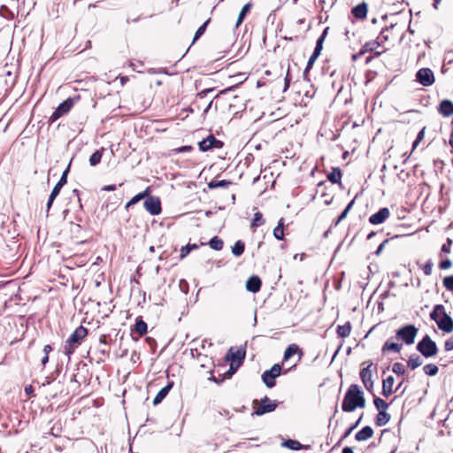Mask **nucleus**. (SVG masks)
<instances>
[{
	"label": "nucleus",
	"instance_id": "obj_7",
	"mask_svg": "<svg viewBox=\"0 0 453 453\" xmlns=\"http://www.w3.org/2000/svg\"><path fill=\"white\" fill-rule=\"evenodd\" d=\"M376 372V367L373 366V364L370 362L367 366L364 367L360 371V379L369 392L372 390L373 388V380H372V373Z\"/></svg>",
	"mask_w": 453,
	"mask_h": 453
},
{
	"label": "nucleus",
	"instance_id": "obj_27",
	"mask_svg": "<svg viewBox=\"0 0 453 453\" xmlns=\"http://www.w3.org/2000/svg\"><path fill=\"white\" fill-rule=\"evenodd\" d=\"M319 55L320 54H316V52L313 51L311 56L309 58L307 65H306V67H305L304 72H303V79L304 80L309 81L308 73H309L310 70L312 68L315 61L319 57Z\"/></svg>",
	"mask_w": 453,
	"mask_h": 453
},
{
	"label": "nucleus",
	"instance_id": "obj_34",
	"mask_svg": "<svg viewBox=\"0 0 453 453\" xmlns=\"http://www.w3.org/2000/svg\"><path fill=\"white\" fill-rule=\"evenodd\" d=\"M103 150H104V149L96 150L90 156V157H89V164H90L91 166H96V165H97L101 162V159H102V157H103Z\"/></svg>",
	"mask_w": 453,
	"mask_h": 453
},
{
	"label": "nucleus",
	"instance_id": "obj_6",
	"mask_svg": "<svg viewBox=\"0 0 453 453\" xmlns=\"http://www.w3.org/2000/svg\"><path fill=\"white\" fill-rule=\"evenodd\" d=\"M278 406L276 401H272L268 396H265L260 400L257 406H254L253 414L257 416H262L265 413L273 411Z\"/></svg>",
	"mask_w": 453,
	"mask_h": 453
},
{
	"label": "nucleus",
	"instance_id": "obj_1",
	"mask_svg": "<svg viewBox=\"0 0 453 453\" xmlns=\"http://www.w3.org/2000/svg\"><path fill=\"white\" fill-rule=\"evenodd\" d=\"M365 406V398L364 392L357 384H351L343 397L342 410L344 412H352L357 408H364Z\"/></svg>",
	"mask_w": 453,
	"mask_h": 453
},
{
	"label": "nucleus",
	"instance_id": "obj_9",
	"mask_svg": "<svg viewBox=\"0 0 453 453\" xmlns=\"http://www.w3.org/2000/svg\"><path fill=\"white\" fill-rule=\"evenodd\" d=\"M79 99V96L77 97H68L67 99L64 100L61 104H58V106L56 108V110L53 111L50 119L55 121L60 117H62L64 114L67 113L72 107L74 104V102Z\"/></svg>",
	"mask_w": 453,
	"mask_h": 453
},
{
	"label": "nucleus",
	"instance_id": "obj_40",
	"mask_svg": "<svg viewBox=\"0 0 453 453\" xmlns=\"http://www.w3.org/2000/svg\"><path fill=\"white\" fill-rule=\"evenodd\" d=\"M422 365V359L419 356H411L408 361V365L411 369H415Z\"/></svg>",
	"mask_w": 453,
	"mask_h": 453
},
{
	"label": "nucleus",
	"instance_id": "obj_24",
	"mask_svg": "<svg viewBox=\"0 0 453 453\" xmlns=\"http://www.w3.org/2000/svg\"><path fill=\"white\" fill-rule=\"evenodd\" d=\"M251 7H252V4L251 3H248L246 4L243 5V7L242 8L239 15H238V18H237V21H236V24H235V27H238L244 20L246 15L250 12L251 10Z\"/></svg>",
	"mask_w": 453,
	"mask_h": 453
},
{
	"label": "nucleus",
	"instance_id": "obj_5",
	"mask_svg": "<svg viewBox=\"0 0 453 453\" xmlns=\"http://www.w3.org/2000/svg\"><path fill=\"white\" fill-rule=\"evenodd\" d=\"M281 372V365L280 364H274L270 370H266L262 374V380L265 385L271 388L276 384L275 379L280 376Z\"/></svg>",
	"mask_w": 453,
	"mask_h": 453
},
{
	"label": "nucleus",
	"instance_id": "obj_14",
	"mask_svg": "<svg viewBox=\"0 0 453 453\" xmlns=\"http://www.w3.org/2000/svg\"><path fill=\"white\" fill-rule=\"evenodd\" d=\"M438 327L445 333H450L453 330V319L446 313L436 322Z\"/></svg>",
	"mask_w": 453,
	"mask_h": 453
},
{
	"label": "nucleus",
	"instance_id": "obj_18",
	"mask_svg": "<svg viewBox=\"0 0 453 453\" xmlns=\"http://www.w3.org/2000/svg\"><path fill=\"white\" fill-rule=\"evenodd\" d=\"M372 434L373 429L370 426H365L356 434L355 439L358 441H366L370 439Z\"/></svg>",
	"mask_w": 453,
	"mask_h": 453
},
{
	"label": "nucleus",
	"instance_id": "obj_54",
	"mask_svg": "<svg viewBox=\"0 0 453 453\" xmlns=\"http://www.w3.org/2000/svg\"><path fill=\"white\" fill-rule=\"evenodd\" d=\"M433 263L428 262L423 268L426 275H430L432 273Z\"/></svg>",
	"mask_w": 453,
	"mask_h": 453
},
{
	"label": "nucleus",
	"instance_id": "obj_36",
	"mask_svg": "<svg viewBox=\"0 0 453 453\" xmlns=\"http://www.w3.org/2000/svg\"><path fill=\"white\" fill-rule=\"evenodd\" d=\"M209 245L212 250L219 251L223 249L224 242L219 237L214 236L209 241Z\"/></svg>",
	"mask_w": 453,
	"mask_h": 453
},
{
	"label": "nucleus",
	"instance_id": "obj_11",
	"mask_svg": "<svg viewBox=\"0 0 453 453\" xmlns=\"http://www.w3.org/2000/svg\"><path fill=\"white\" fill-rule=\"evenodd\" d=\"M417 80L423 86H430L434 82V73L428 68H422L417 73Z\"/></svg>",
	"mask_w": 453,
	"mask_h": 453
},
{
	"label": "nucleus",
	"instance_id": "obj_8",
	"mask_svg": "<svg viewBox=\"0 0 453 453\" xmlns=\"http://www.w3.org/2000/svg\"><path fill=\"white\" fill-rule=\"evenodd\" d=\"M143 206L145 210L150 212V214L156 216L161 213L162 207H161V201L159 197L155 196H150L149 193L147 194V196L145 197V200L143 202Z\"/></svg>",
	"mask_w": 453,
	"mask_h": 453
},
{
	"label": "nucleus",
	"instance_id": "obj_13",
	"mask_svg": "<svg viewBox=\"0 0 453 453\" xmlns=\"http://www.w3.org/2000/svg\"><path fill=\"white\" fill-rule=\"evenodd\" d=\"M395 24L390 22L389 25H386L380 31L379 36L377 37V43L382 44L385 42H388L390 37L394 36V29Z\"/></svg>",
	"mask_w": 453,
	"mask_h": 453
},
{
	"label": "nucleus",
	"instance_id": "obj_12",
	"mask_svg": "<svg viewBox=\"0 0 453 453\" xmlns=\"http://www.w3.org/2000/svg\"><path fill=\"white\" fill-rule=\"evenodd\" d=\"M390 215L389 209L387 207L380 209L376 213L369 217V222L372 225L383 223Z\"/></svg>",
	"mask_w": 453,
	"mask_h": 453
},
{
	"label": "nucleus",
	"instance_id": "obj_23",
	"mask_svg": "<svg viewBox=\"0 0 453 453\" xmlns=\"http://www.w3.org/2000/svg\"><path fill=\"white\" fill-rule=\"evenodd\" d=\"M396 352V341L394 340L393 337L388 339L383 345L381 349V352L383 355H387L389 352Z\"/></svg>",
	"mask_w": 453,
	"mask_h": 453
},
{
	"label": "nucleus",
	"instance_id": "obj_55",
	"mask_svg": "<svg viewBox=\"0 0 453 453\" xmlns=\"http://www.w3.org/2000/svg\"><path fill=\"white\" fill-rule=\"evenodd\" d=\"M214 88H205L197 94V98H203L208 93L212 92Z\"/></svg>",
	"mask_w": 453,
	"mask_h": 453
},
{
	"label": "nucleus",
	"instance_id": "obj_63",
	"mask_svg": "<svg viewBox=\"0 0 453 453\" xmlns=\"http://www.w3.org/2000/svg\"><path fill=\"white\" fill-rule=\"evenodd\" d=\"M146 342L150 344V346L156 345V341L152 337H147Z\"/></svg>",
	"mask_w": 453,
	"mask_h": 453
},
{
	"label": "nucleus",
	"instance_id": "obj_38",
	"mask_svg": "<svg viewBox=\"0 0 453 453\" xmlns=\"http://www.w3.org/2000/svg\"><path fill=\"white\" fill-rule=\"evenodd\" d=\"M148 190L149 188H147L145 191L142 192V193H139L137 195H135L134 196H133L127 203L126 207L128 208L135 203H137L139 201H141L142 199H144L145 200V197L147 196V194H148Z\"/></svg>",
	"mask_w": 453,
	"mask_h": 453
},
{
	"label": "nucleus",
	"instance_id": "obj_44",
	"mask_svg": "<svg viewBox=\"0 0 453 453\" xmlns=\"http://www.w3.org/2000/svg\"><path fill=\"white\" fill-rule=\"evenodd\" d=\"M361 419H362V416L357 420V422L355 424H353L350 427H349L345 431V433L343 434V435L342 437V440L347 438L351 434V432L359 425Z\"/></svg>",
	"mask_w": 453,
	"mask_h": 453
},
{
	"label": "nucleus",
	"instance_id": "obj_37",
	"mask_svg": "<svg viewBox=\"0 0 453 453\" xmlns=\"http://www.w3.org/2000/svg\"><path fill=\"white\" fill-rule=\"evenodd\" d=\"M231 184V181L226 180H212L208 183V188L210 189L217 188H226L228 185Z\"/></svg>",
	"mask_w": 453,
	"mask_h": 453
},
{
	"label": "nucleus",
	"instance_id": "obj_25",
	"mask_svg": "<svg viewBox=\"0 0 453 453\" xmlns=\"http://www.w3.org/2000/svg\"><path fill=\"white\" fill-rule=\"evenodd\" d=\"M351 331V324L349 321L346 322L344 325L337 326V334L341 338L348 337Z\"/></svg>",
	"mask_w": 453,
	"mask_h": 453
},
{
	"label": "nucleus",
	"instance_id": "obj_56",
	"mask_svg": "<svg viewBox=\"0 0 453 453\" xmlns=\"http://www.w3.org/2000/svg\"><path fill=\"white\" fill-rule=\"evenodd\" d=\"M25 393L27 396H33L34 395V388L32 385H28L25 387Z\"/></svg>",
	"mask_w": 453,
	"mask_h": 453
},
{
	"label": "nucleus",
	"instance_id": "obj_3",
	"mask_svg": "<svg viewBox=\"0 0 453 453\" xmlns=\"http://www.w3.org/2000/svg\"><path fill=\"white\" fill-rule=\"evenodd\" d=\"M417 349L426 357H434L438 352L435 342L428 335L418 343Z\"/></svg>",
	"mask_w": 453,
	"mask_h": 453
},
{
	"label": "nucleus",
	"instance_id": "obj_61",
	"mask_svg": "<svg viewBox=\"0 0 453 453\" xmlns=\"http://www.w3.org/2000/svg\"><path fill=\"white\" fill-rule=\"evenodd\" d=\"M51 351H52V347H51V345L47 344V345H45V346H44V348H43V352H44V354L49 355V354H50V352H51Z\"/></svg>",
	"mask_w": 453,
	"mask_h": 453
},
{
	"label": "nucleus",
	"instance_id": "obj_16",
	"mask_svg": "<svg viewBox=\"0 0 453 453\" xmlns=\"http://www.w3.org/2000/svg\"><path fill=\"white\" fill-rule=\"evenodd\" d=\"M367 11H368L367 4L363 2V3L356 5L355 7H353L351 9V13L355 18H357L358 19H364L366 18Z\"/></svg>",
	"mask_w": 453,
	"mask_h": 453
},
{
	"label": "nucleus",
	"instance_id": "obj_52",
	"mask_svg": "<svg viewBox=\"0 0 453 453\" xmlns=\"http://www.w3.org/2000/svg\"><path fill=\"white\" fill-rule=\"evenodd\" d=\"M389 242V239H386L384 240L380 245L379 247L377 248L376 251H375V254L377 256L380 255V253L382 252L385 245Z\"/></svg>",
	"mask_w": 453,
	"mask_h": 453
},
{
	"label": "nucleus",
	"instance_id": "obj_46",
	"mask_svg": "<svg viewBox=\"0 0 453 453\" xmlns=\"http://www.w3.org/2000/svg\"><path fill=\"white\" fill-rule=\"evenodd\" d=\"M424 135H425V127L422 128L419 131V133L418 134V136L412 144L413 149H415L418 146V144L423 140Z\"/></svg>",
	"mask_w": 453,
	"mask_h": 453
},
{
	"label": "nucleus",
	"instance_id": "obj_50",
	"mask_svg": "<svg viewBox=\"0 0 453 453\" xmlns=\"http://www.w3.org/2000/svg\"><path fill=\"white\" fill-rule=\"evenodd\" d=\"M444 348L447 351H450L453 349V336L449 338L444 344Z\"/></svg>",
	"mask_w": 453,
	"mask_h": 453
},
{
	"label": "nucleus",
	"instance_id": "obj_53",
	"mask_svg": "<svg viewBox=\"0 0 453 453\" xmlns=\"http://www.w3.org/2000/svg\"><path fill=\"white\" fill-rule=\"evenodd\" d=\"M451 261L449 259H446L441 262L440 268L442 270L449 269L451 266Z\"/></svg>",
	"mask_w": 453,
	"mask_h": 453
},
{
	"label": "nucleus",
	"instance_id": "obj_42",
	"mask_svg": "<svg viewBox=\"0 0 453 453\" xmlns=\"http://www.w3.org/2000/svg\"><path fill=\"white\" fill-rule=\"evenodd\" d=\"M198 246L196 244H188L180 249V257L183 258L189 254L193 250H196Z\"/></svg>",
	"mask_w": 453,
	"mask_h": 453
},
{
	"label": "nucleus",
	"instance_id": "obj_47",
	"mask_svg": "<svg viewBox=\"0 0 453 453\" xmlns=\"http://www.w3.org/2000/svg\"><path fill=\"white\" fill-rule=\"evenodd\" d=\"M245 357V352L242 351L241 349L236 350L234 353L232 354V359H243Z\"/></svg>",
	"mask_w": 453,
	"mask_h": 453
},
{
	"label": "nucleus",
	"instance_id": "obj_33",
	"mask_svg": "<svg viewBox=\"0 0 453 453\" xmlns=\"http://www.w3.org/2000/svg\"><path fill=\"white\" fill-rule=\"evenodd\" d=\"M244 249L245 243L242 241L239 240L232 247V253L234 257H240L244 252Z\"/></svg>",
	"mask_w": 453,
	"mask_h": 453
},
{
	"label": "nucleus",
	"instance_id": "obj_43",
	"mask_svg": "<svg viewBox=\"0 0 453 453\" xmlns=\"http://www.w3.org/2000/svg\"><path fill=\"white\" fill-rule=\"evenodd\" d=\"M374 404H375L376 408L378 409L379 412L380 411H385L388 406V404L382 398H380V397L374 398Z\"/></svg>",
	"mask_w": 453,
	"mask_h": 453
},
{
	"label": "nucleus",
	"instance_id": "obj_31",
	"mask_svg": "<svg viewBox=\"0 0 453 453\" xmlns=\"http://www.w3.org/2000/svg\"><path fill=\"white\" fill-rule=\"evenodd\" d=\"M445 313L446 312L444 307L441 304H438L434 308L433 311L430 314V317L433 320L437 322L438 319H440Z\"/></svg>",
	"mask_w": 453,
	"mask_h": 453
},
{
	"label": "nucleus",
	"instance_id": "obj_58",
	"mask_svg": "<svg viewBox=\"0 0 453 453\" xmlns=\"http://www.w3.org/2000/svg\"><path fill=\"white\" fill-rule=\"evenodd\" d=\"M192 150V147L191 146H181L180 148H178L176 150L177 152L179 153H181V152H186V151H190Z\"/></svg>",
	"mask_w": 453,
	"mask_h": 453
},
{
	"label": "nucleus",
	"instance_id": "obj_17",
	"mask_svg": "<svg viewBox=\"0 0 453 453\" xmlns=\"http://www.w3.org/2000/svg\"><path fill=\"white\" fill-rule=\"evenodd\" d=\"M173 386V382L170 381L167 383V385L165 387L161 388L159 390V392L157 394V395L155 396V398L153 400V404L154 405L159 404L168 395V393L172 389Z\"/></svg>",
	"mask_w": 453,
	"mask_h": 453
},
{
	"label": "nucleus",
	"instance_id": "obj_39",
	"mask_svg": "<svg viewBox=\"0 0 453 453\" xmlns=\"http://www.w3.org/2000/svg\"><path fill=\"white\" fill-rule=\"evenodd\" d=\"M265 224V219H263V214L260 211H257L254 214V218L251 222L252 227H258Z\"/></svg>",
	"mask_w": 453,
	"mask_h": 453
},
{
	"label": "nucleus",
	"instance_id": "obj_30",
	"mask_svg": "<svg viewBox=\"0 0 453 453\" xmlns=\"http://www.w3.org/2000/svg\"><path fill=\"white\" fill-rule=\"evenodd\" d=\"M328 27H326L324 29V31L322 32V34L320 35V36L318 38L317 42H316V46H315V49H314V52H316V54H320L321 53V50L323 49V42L326 39V36L327 35V31H328Z\"/></svg>",
	"mask_w": 453,
	"mask_h": 453
},
{
	"label": "nucleus",
	"instance_id": "obj_32",
	"mask_svg": "<svg viewBox=\"0 0 453 453\" xmlns=\"http://www.w3.org/2000/svg\"><path fill=\"white\" fill-rule=\"evenodd\" d=\"M390 416L385 411H380L377 417L375 423L378 426H382L389 421Z\"/></svg>",
	"mask_w": 453,
	"mask_h": 453
},
{
	"label": "nucleus",
	"instance_id": "obj_28",
	"mask_svg": "<svg viewBox=\"0 0 453 453\" xmlns=\"http://www.w3.org/2000/svg\"><path fill=\"white\" fill-rule=\"evenodd\" d=\"M284 219L281 218L278 221L277 226L273 229V236L277 240H283L284 239Z\"/></svg>",
	"mask_w": 453,
	"mask_h": 453
},
{
	"label": "nucleus",
	"instance_id": "obj_35",
	"mask_svg": "<svg viewBox=\"0 0 453 453\" xmlns=\"http://www.w3.org/2000/svg\"><path fill=\"white\" fill-rule=\"evenodd\" d=\"M210 22H211V19H208L198 27V29L196 30V32L194 35L192 44H194L204 34V32L206 31V28H207V26Z\"/></svg>",
	"mask_w": 453,
	"mask_h": 453
},
{
	"label": "nucleus",
	"instance_id": "obj_4",
	"mask_svg": "<svg viewBox=\"0 0 453 453\" xmlns=\"http://www.w3.org/2000/svg\"><path fill=\"white\" fill-rule=\"evenodd\" d=\"M418 334V328L413 325H407L398 329V339L407 345L414 342Z\"/></svg>",
	"mask_w": 453,
	"mask_h": 453
},
{
	"label": "nucleus",
	"instance_id": "obj_48",
	"mask_svg": "<svg viewBox=\"0 0 453 453\" xmlns=\"http://www.w3.org/2000/svg\"><path fill=\"white\" fill-rule=\"evenodd\" d=\"M452 244V240L451 239H447V242L444 243L442 246H441V251L442 252H445V253H449L450 252V246Z\"/></svg>",
	"mask_w": 453,
	"mask_h": 453
},
{
	"label": "nucleus",
	"instance_id": "obj_2",
	"mask_svg": "<svg viewBox=\"0 0 453 453\" xmlns=\"http://www.w3.org/2000/svg\"><path fill=\"white\" fill-rule=\"evenodd\" d=\"M88 334V329L83 326H78L73 333L65 341L64 353L70 358L75 349L81 344L83 339Z\"/></svg>",
	"mask_w": 453,
	"mask_h": 453
},
{
	"label": "nucleus",
	"instance_id": "obj_26",
	"mask_svg": "<svg viewBox=\"0 0 453 453\" xmlns=\"http://www.w3.org/2000/svg\"><path fill=\"white\" fill-rule=\"evenodd\" d=\"M327 179L329 181H331L332 183L335 184V183H341V179H342V171L339 167H334L333 168L332 172L330 173H328L327 175Z\"/></svg>",
	"mask_w": 453,
	"mask_h": 453
},
{
	"label": "nucleus",
	"instance_id": "obj_21",
	"mask_svg": "<svg viewBox=\"0 0 453 453\" xmlns=\"http://www.w3.org/2000/svg\"><path fill=\"white\" fill-rule=\"evenodd\" d=\"M147 323L142 319V318L137 317L135 319V324L134 326L133 330L139 334V336H142L147 333Z\"/></svg>",
	"mask_w": 453,
	"mask_h": 453
},
{
	"label": "nucleus",
	"instance_id": "obj_57",
	"mask_svg": "<svg viewBox=\"0 0 453 453\" xmlns=\"http://www.w3.org/2000/svg\"><path fill=\"white\" fill-rule=\"evenodd\" d=\"M348 215V212L346 211H342V213L339 215L337 220L335 221V225H338L342 220H343Z\"/></svg>",
	"mask_w": 453,
	"mask_h": 453
},
{
	"label": "nucleus",
	"instance_id": "obj_64",
	"mask_svg": "<svg viewBox=\"0 0 453 453\" xmlns=\"http://www.w3.org/2000/svg\"><path fill=\"white\" fill-rule=\"evenodd\" d=\"M342 453H353V449L350 447H345L343 448Z\"/></svg>",
	"mask_w": 453,
	"mask_h": 453
},
{
	"label": "nucleus",
	"instance_id": "obj_60",
	"mask_svg": "<svg viewBox=\"0 0 453 453\" xmlns=\"http://www.w3.org/2000/svg\"><path fill=\"white\" fill-rule=\"evenodd\" d=\"M102 190H104V191H114L116 190V185L112 184V185H107V186H104Z\"/></svg>",
	"mask_w": 453,
	"mask_h": 453
},
{
	"label": "nucleus",
	"instance_id": "obj_29",
	"mask_svg": "<svg viewBox=\"0 0 453 453\" xmlns=\"http://www.w3.org/2000/svg\"><path fill=\"white\" fill-rule=\"evenodd\" d=\"M283 447L288 448L292 450H300L303 449V445L301 444L298 441L288 439L282 442Z\"/></svg>",
	"mask_w": 453,
	"mask_h": 453
},
{
	"label": "nucleus",
	"instance_id": "obj_15",
	"mask_svg": "<svg viewBox=\"0 0 453 453\" xmlns=\"http://www.w3.org/2000/svg\"><path fill=\"white\" fill-rule=\"evenodd\" d=\"M262 281L257 275L250 276L246 281V289L251 293H257L260 290Z\"/></svg>",
	"mask_w": 453,
	"mask_h": 453
},
{
	"label": "nucleus",
	"instance_id": "obj_20",
	"mask_svg": "<svg viewBox=\"0 0 453 453\" xmlns=\"http://www.w3.org/2000/svg\"><path fill=\"white\" fill-rule=\"evenodd\" d=\"M395 382V379L392 375H389L386 379L383 380L382 382V395L384 396H388L393 392V385Z\"/></svg>",
	"mask_w": 453,
	"mask_h": 453
},
{
	"label": "nucleus",
	"instance_id": "obj_59",
	"mask_svg": "<svg viewBox=\"0 0 453 453\" xmlns=\"http://www.w3.org/2000/svg\"><path fill=\"white\" fill-rule=\"evenodd\" d=\"M67 182V178L65 177V175H61L60 177V180L58 181L57 184H58V186H61V187H64Z\"/></svg>",
	"mask_w": 453,
	"mask_h": 453
},
{
	"label": "nucleus",
	"instance_id": "obj_10",
	"mask_svg": "<svg viewBox=\"0 0 453 453\" xmlns=\"http://www.w3.org/2000/svg\"><path fill=\"white\" fill-rule=\"evenodd\" d=\"M198 147L201 151H208L211 149H220L223 147V142L218 140L213 134L208 135L198 142Z\"/></svg>",
	"mask_w": 453,
	"mask_h": 453
},
{
	"label": "nucleus",
	"instance_id": "obj_22",
	"mask_svg": "<svg viewBox=\"0 0 453 453\" xmlns=\"http://www.w3.org/2000/svg\"><path fill=\"white\" fill-rule=\"evenodd\" d=\"M298 352L300 353L298 361H300L301 357L303 356L302 350H300L299 347L295 343L288 345V347L286 349V350L284 352V361L288 360L290 357H292L294 355H296Z\"/></svg>",
	"mask_w": 453,
	"mask_h": 453
},
{
	"label": "nucleus",
	"instance_id": "obj_51",
	"mask_svg": "<svg viewBox=\"0 0 453 453\" xmlns=\"http://www.w3.org/2000/svg\"><path fill=\"white\" fill-rule=\"evenodd\" d=\"M290 75H289V68L288 69V72H287V74H286V77H285V80H284V88H283V91L285 92L288 87H289V84H290Z\"/></svg>",
	"mask_w": 453,
	"mask_h": 453
},
{
	"label": "nucleus",
	"instance_id": "obj_41",
	"mask_svg": "<svg viewBox=\"0 0 453 453\" xmlns=\"http://www.w3.org/2000/svg\"><path fill=\"white\" fill-rule=\"evenodd\" d=\"M423 370L426 375L434 376L438 372V367L434 364L426 365Z\"/></svg>",
	"mask_w": 453,
	"mask_h": 453
},
{
	"label": "nucleus",
	"instance_id": "obj_45",
	"mask_svg": "<svg viewBox=\"0 0 453 453\" xmlns=\"http://www.w3.org/2000/svg\"><path fill=\"white\" fill-rule=\"evenodd\" d=\"M443 284L448 290L453 292V276L445 277L443 280Z\"/></svg>",
	"mask_w": 453,
	"mask_h": 453
},
{
	"label": "nucleus",
	"instance_id": "obj_19",
	"mask_svg": "<svg viewBox=\"0 0 453 453\" xmlns=\"http://www.w3.org/2000/svg\"><path fill=\"white\" fill-rule=\"evenodd\" d=\"M439 111L444 117H449L453 115V103L449 100L441 101L440 104Z\"/></svg>",
	"mask_w": 453,
	"mask_h": 453
},
{
	"label": "nucleus",
	"instance_id": "obj_49",
	"mask_svg": "<svg viewBox=\"0 0 453 453\" xmlns=\"http://www.w3.org/2000/svg\"><path fill=\"white\" fill-rule=\"evenodd\" d=\"M63 188V187L58 186V184H56V185H55V187L53 188V189H52V191H51V193H50V196L51 198H55V199H56V197L58 196V194H59V192H60V190H61V188Z\"/></svg>",
	"mask_w": 453,
	"mask_h": 453
},
{
	"label": "nucleus",
	"instance_id": "obj_62",
	"mask_svg": "<svg viewBox=\"0 0 453 453\" xmlns=\"http://www.w3.org/2000/svg\"><path fill=\"white\" fill-rule=\"evenodd\" d=\"M355 203V199L351 200L348 205L346 206V208L344 209V211H346L348 213L349 211H350V209L352 208L353 204Z\"/></svg>",
	"mask_w": 453,
	"mask_h": 453
}]
</instances>
